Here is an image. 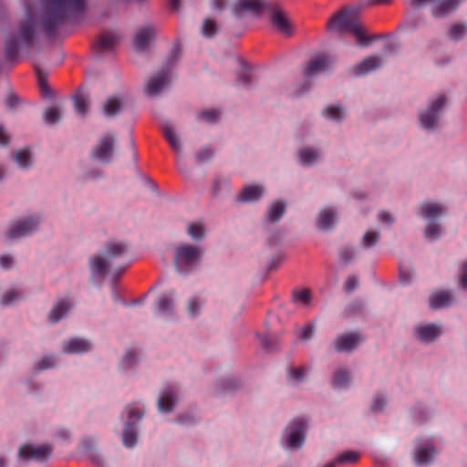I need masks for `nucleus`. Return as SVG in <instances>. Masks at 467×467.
Wrapping results in <instances>:
<instances>
[{
    "label": "nucleus",
    "mask_w": 467,
    "mask_h": 467,
    "mask_svg": "<svg viewBox=\"0 0 467 467\" xmlns=\"http://www.w3.org/2000/svg\"><path fill=\"white\" fill-rule=\"evenodd\" d=\"M45 6L41 17L44 33L52 37L71 16L84 13L87 0H43Z\"/></svg>",
    "instance_id": "1"
},
{
    "label": "nucleus",
    "mask_w": 467,
    "mask_h": 467,
    "mask_svg": "<svg viewBox=\"0 0 467 467\" xmlns=\"http://www.w3.org/2000/svg\"><path fill=\"white\" fill-rule=\"evenodd\" d=\"M327 28L337 32L348 31L361 46H368L370 42L381 38L379 35L367 36L358 24L357 12L351 8L339 11L332 16L327 24Z\"/></svg>",
    "instance_id": "2"
},
{
    "label": "nucleus",
    "mask_w": 467,
    "mask_h": 467,
    "mask_svg": "<svg viewBox=\"0 0 467 467\" xmlns=\"http://www.w3.org/2000/svg\"><path fill=\"white\" fill-rule=\"evenodd\" d=\"M129 246L121 242L110 241L105 245L103 255H94L89 259L90 271L93 275H105L115 259L124 256Z\"/></svg>",
    "instance_id": "3"
},
{
    "label": "nucleus",
    "mask_w": 467,
    "mask_h": 467,
    "mask_svg": "<svg viewBox=\"0 0 467 467\" xmlns=\"http://www.w3.org/2000/svg\"><path fill=\"white\" fill-rule=\"evenodd\" d=\"M202 251L192 244H181L174 251V265L178 272L187 274L196 266L202 259Z\"/></svg>",
    "instance_id": "4"
},
{
    "label": "nucleus",
    "mask_w": 467,
    "mask_h": 467,
    "mask_svg": "<svg viewBox=\"0 0 467 467\" xmlns=\"http://www.w3.org/2000/svg\"><path fill=\"white\" fill-rule=\"evenodd\" d=\"M447 102L445 95H440L433 102L430 104L428 109L420 114V121L421 126L427 130H433L437 126L441 116V109Z\"/></svg>",
    "instance_id": "5"
},
{
    "label": "nucleus",
    "mask_w": 467,
    "mask_h": 467,
    "mask_svg": "<svg viewBox=\"0 0 467 467\" xmlns=\"http://www.w3.org/2000/svg\"><path fill=\"white\" fill-rule=\"evenodd\" d=\"M52 452L53 447L50 444L34 445L26 443L19 448L18 456L25 461L44 462L48 460Z\"/></svg>",
    "instance_id": "6"
},
{
    "label": "nucleus",
    "mask_w": 467,
    "mask_h": 467,
    "mask_svg": "<svg viewBox=\"0 0 467 467\" xmlns=\"http://www.w3.org/2000/svg\"><path fill=\"white\" fill-rule=\"evenodd\" d=\"M271 5L264 0H239L234 5L233 13L236 17H242L245 13L258 16L264 12H268Z\"/></svg>",
    "instance_id": "7"
},
{
    "label": "nucleus",
    "mask_w": 467,
    "mask_h": 467,
    "mask_svg": "<svg viewBox=\"0 0 467 467\" xmlns=\"http://www.w3.org/2000/svg\"><path fill=\"white\" fill-rule=\"evenodd\" d=\"M306 424L303 419H295L286 428L287 445L292 449H299L305 441Z\"/></svg>",
    "instance_id": "8"
},
{
    "label": "nucleus",
    "mask_w": 467,
    "mask_h": 467,
    "mask_svg": "<svg viewBox=\"0 0 467 467\" xmlns=\"http://www.w3.org/2000/svg\"><path fill=\"white\" fill-rule=\"evenodd\" d=\"M38 223L39 220L36 217H28L25 220H20L9 228L6 233V237L12 240L27 236L36 230Z\"/></svg>",
    "instance_id": "9"
},
{
    "label": "nucleus",
    "mask_w": 467,
    "mask_h": 467,
    "mask_svg": "<svg viewBox=\"0 0 467 467\" xmlns=\"http://www.w3.org/2000/svg\"><path fill=\"white\" fill-rule=\"evenodd\" d=\"M115 138L112 135L104 136L91 151V156L103 163L112 161Z\"/></svg>",
    "instance_id": "10"
},
{
    "label": "nucleus",
    "mask_w": 467,
    "mask_h": 467,
    "mask_svg": "<svg viewBox=\"0 0 467 467\" xmlns=\"http://www.w3.org/2000/svg\"><path fill=\"white\" fill-rule=\"evenodd\" d=\"M334 62V59L327 55L317 56L308 62L304 71V75L306 78H313L322 72L328 70Z\"/></svg>",
    "instance_id": "11"
},
{
    "label": "nucleus",
    "mask_w": 467,
    "mask_h": 467,
    "mask_svg": "<svg viewBox=\"0 0 467 467\" xmlns=\"http://www.w3.org/2000/svg\"><path fill=\"white\" fill-rule=\"evenodd\" d=\"M170 75L171 69L167 67L150 78L146 85V94L150 97L157 96L168 85Z\"/></svg>",
    "instance_id": "12"
},
{
    "label": "nucleus",
    "mask_w": 467,
    "mask_h": 467,
    "mask_svg": "<svg viewBox=\"0 0 467 467\" xmlns=\"http://www.w3.org/2000/svg\"><path fill=\"white\" fill-rule=\"evenodd\" d=\"M175 296L174 290L167 294L160 295L156 301V308L160 315L164 317H173L175 315Z\"/></svg>",
    "instance_id": "13"
},
{
    "label": "nucleus",
    "mask_w": 467,
    "mask_h": 467,
    "mask_svg": "<svg viewBox=\"0 0 467 467\" xmlns=\"http://www.w3.org/2000/svg\"><path fill=\"white\" fill-rule=\"evenodd\" d=\"M268 13L271 16L272 24L281 34L285 36L293 34V27L281 10L271 5V9L268 10Z\"/></svg>",
    "instance_id": "14"
},
{
    "label": "nucleus",
    "mask_w": 467,
    "mask_h": 467,
    "mask_svg": "<svg viewBox=\"0 0 467 467\" xmlns=\"http://www.w3.org/2000/svg\"><path fill=\"white\" fill-rule=\"evenodd\" d=\"M382 60L378 56H369L364 58L359 64L350 68V73L355 77L367 75L379 67Z\"/></svg>",
    "instance_id": "15"
},
{
    "label": "nucleus",
    "mask_w": 467,
    "mask_h": 467,
    "mask_svg": "<svg viewBox=\"0 0 467 467\" xmlns=\"http://www.w3.org/2000/svg\"><path fill=\"white\" fill-rule=\"evenodd\" d=\"M362 340V337L358 333L344 334L337 337L335 340V348L337 352H350Z\"/></svg>",
    "instance_id": "16"
},
{
    "label": "nucleus",
    "mask_w": 467,
    "mask_h": 467,
    "mask_svg": "<svg viewBox=\"0 0 467 467\" xmlns=\"http://www.w3.org/2000/svg\"><path fill=\"white\" fill-rule=\"evenodd\" d=\"M444 213L445 207L441 203L425 202L418 207V214L429 220V222L435 221L436 218L441 216Z\"/></svg>",
    "instance_id": "17"
},
{
    "label": "nucleus",
    "mask_w": 467,
    "mask_h": 467,
    "mask_svg": "<svg viewBox=\"0 0 467 467\" xmlns=\"http://www.w3.org/2000/svg\"><path fill=\"white\" fill-rule=\"evenodd\" d=\"M462 0H435L431 6L434 17H445L456 10Z\"/></svg>",
    "instance_id": "18"
},
{
    "label": "nucleus",
    "mask_w": 467,
    "mask_h": 467,
    "mask_svg": "<svg viewBox=\"0 0 467 467\" xmlns=\"http://www.w3.org/2000/svg\"><path fill=\"white\" fill-rule=\"evenodd\" d=\"M155 29L152 26H144L140 28L135 36L134 44L136 48L146 51L149 48L150 42L154 38Z\"/></svg>",
    "instance_id": "19"
},
{
    "label": "nucleus",
    "mask_w": 467,
    "mask_h": 467,
    "mask_svg": "<svg viewBox=\"0 0 467 467\" xmlns=\"http://www.w3.org/2000/svg\"><path fill=\"white\" fill-rule=\"evenodd\" d=\"M62 349L68 354H80L88 352L91 349L90 343L79 337H74L63 343Z\"/></svg>",
    "instance_id": "20"
},
{
    "label": "nucleus",
    "mask_w": 467,
    "mask_h": 467,
    "mask_svg": "<svg viewBox=\"0 0 467 467\" xmlns=\"http://www.w3.org/2000/svg\"><path fill=\"white\" fill-rule=\"evenodd\" d=\"M415 333L419 340L429 343L439 337L441 334V330L440 327L430 324L424 327H418L415 329Z\"/></svg>",
    "instance_id": "21"
},
{
    "label": "nucleus",
    "mask_w": 467,
    "mask_h": 467,
    "mask_svg": "<svg viewBox=\"0 0 467 467\" xmlns=\"http://www.w3.org/2000/svg\"><path fill=\"white\" fill-rule=\"evenodd\" d=\"M160 126L165 140L168 141L171 149L176 152H180L182 150L181 140L175 133L172 125L169 121L164 120L160 124Z\"/></svg>",
    "instance_id": "22"
},
{
    "label": "nucleus",
    "mask_w": 467,
    "mask_h": 467,
    "mask_svg": "<svg viewBox=\"0 0 467 467\" xmlns=\"http://www.w3.org/2000/svg\"><path fill=\"white\" fill-rule=\"evenodd\" d=\"M467 36V23L466 22H453L451 23L446 31V37L454 42L458 43L462 41Z\"/></svg>",
    "instance_id": "23"
},
{
    "label": "nucleus",
    "mask_w": 467,
    "mask_h": 467,
    "mask_svg": "<svg viewBox=\"0 0 467 467\" xmlns=\"http://www.w3.org/2000/svg\"><path fill=\"white\" fill-rule=\"evenodd\" d=\"M72 307V304L67 299L59 300L51 309L48 315V321L50 324L57 323L62 317H64L69 309Z\"/></svg>",
    "instance_id": "24"
},
{
    "label": "nucleus",
    "mask_w": 467,
    "mask_h": 467,
    "mask_svg": "<svg viewBox=\"0 0 467 467\" xmlns=\"http://www.w3.org/2000/svg\"><path fill=\"white\" fill-rule=\"evenodd\" d=\"M436 453L435 449L431 445L420 446L414 452L415 462L418 465L427 464L431 461Z\"/></svg>",
    "instance_id": "25"
},
{
    "label": "nucleus",
    "mask_w": 467,
    "mask_h": 467,
    "mask_svg": "<svg viewBox=\"0 0 467 467\" xmlns=\"http://www.w3.org/2000/svg\"><path fill=\"white\" fill-rule=\"evenodd\" d=\"M263 193L264 189L261 186L248 185L242 190L238 200L243 202H255L261 198Z\"/></svg>",
    "instance_id": "26"
},
{
    "label": "nucleus",
    "mask_w": 467,
    "mask_h": 467,
    "mask_svg": "<svg viewBox=\"0 0 467 467\" xmlns=\"http://www.w3.org/2000/svg\"><path fill=\"white\" fill-rule=\"evenodd\" d=\"M175 404L174 391L171 389L163 390L158 400V410L168 413L172 410Z\"/></svg>",
    "instance_id": "27"
},
{
    "label": "nucleus",
    "mask_w": 467,
    "mask_h": 467,
    "mask_svg": "<svg viewBox=\"0 0 467 467\" xmlns=\"http://www.w3.org/2000/svg\"><path fill=\"white\" fill-rule=\"evenodd\" d=\"M452 300L448 291H440L433 294L430 298V306L432 309H439L450 306Z\"/></svg>",
    "instance_id": "28"
},
{
    "label": "nucleus",
    "mask_w": 467,
    "mask_h": 467,
    "mask_svg": "<svg viewBox=\"0 0 467 467\" xmlns=\"http://www.w3.org/2000/svg\"><path fill=\"white\" fill-rule=\"evenodd\" d=\"M318 227L323 230L329 229L336 223V213L331 208H325L318 214Z\"/></svg>",
    "instance_id": "29"
},
{
    "label": "nucleus",
    "mask_w": 467,
    "mask_h": 467,
    "mask_svg": "<svg viewBox=\"0 0 467 467\" xmlns=\"http://www.w3.org/2000/svg\"><path fill=\"white\" fill-rule=\"evenodd\" d=\"M121 99L117 97H110L103 105V113L107 117H114L121 110Z\"/></svg>",
    "instance_id": "30"
},
{
    "label": "nucleus",
    "mask_w": 467,
    "mask_h": 467,
    "mask_svg": "<svg viewBox=\"0 0 467 467\" xmlns=\"http://www.w3.org/2000/svg\"><path fill=\"white\" fill-rule=\"evenodd\" d=\"M122 442L125 447L132 448L137 442V432L133 423H126L122 432Z\"/></svg>",
    "instance_id": "31"
},
{
    "label": "nucleus",
    "mask_w": 467,
    "mask_h": 467,
    "mask_svg": "<svg viewBox=\"0 0 467 467\" xmlns=\"http://www.w3.org/2000/svg\"><path fill=\"white\" fill-rule=\"evenodd\" d=\"M19 35L21 39L27 45L30 46L35 37V29L31 17H29V21L24 24H21L19 26Z\"/></svg>",
    "instance_id": "32"
},
{
    "label": "nucleus",
    "mask_w": 467,
    "mask_h": 467,
    "mask_svg": "<svg viewBox=\"0 0 467 467\" xmlns=\"http://www.w3.org/2000/svg\"><path fill=\"white\" fill-rule=\"evenodd\" d=\"M351 381L350 375L348 370L339 368L335 371L332 384L335 388H346Z\"/></svg>",
    "instance_id": "33"
},
{
    "label": "nucleus",
    "mask_w": 467,
    "mask_h": 467,
    "mask_svg": "<svg viewBox=\"0 0 467 467\" xmlns=\"http://www.w3.org/2000/svg\"><path fill=\"white\" fill-rule=\"evenodd\" d=\"M285 210V202H277L273 203L268 211V220L273 223L279 221L283 216Z\"/></svg>",
    "instance_id": "34"
},
{
    "label": "nucleus",
    "mask_w": 467,
    "mask_h": 467,
    "mask_svg": "<svg viewBox=\"0 0 467 467\" xmlns=\"http://www.w3.org/2000/svg\"><path fill=\"white\" fill-rule=\"evenodd\" d=\"M318 157V152L312 148H305L299 151L300 161L306 165L313 164Z\"/></svg>",
    "instance_id": "35"
},
{
    "label": "nucleus",
    "mask_w": 467,
    "mask_h": 467,
    "mask_svg": "<svg viewBox=\"0 0 467 467\" xmlns=\"http://www.w3.org/2000/svg\"><path fill=\"white\" fill-rule=\"evenodd\" d=\"M203 300L198 296H193L187 301L186 309L190 317H195L200 314Z\"/></svg>",
    "instance_id": "36"
},
{
    "label": "nucleus",
    "mask_w": 467,
    "mask_h": 467,
    "mask_svg": "<svg viewBox=\"0 0 467 467\" xmlns=\"http://www.w3.org/2000/svg\"><path fill=\"white\" fill-rule=\"evenodd\" d=\"M359 453L354 451H346L339 454L336 459L335 462L337 464H350L355 463L359 460Z\"/></svg>",
    "instance_id": "37"
},
{
    "label": "nucleus",
    "mask_w": 467,
    "mask_h": 467,
    "mask_svg": "<svg viewBox=\"0 0 467 467\" xmlns=\"http://www.w3.org/2000/svg\"><path fill=\"white\" fill-rule=\"evenodd\" d=\"M15 158L16 161L22 169H27L32 164V156L27 149L18 150Z\"/></svg>",
    "instance_id": "38"
},
{
    "label": "nucleus",
    "mask_w": 467,
    "mask_h": 467,
    "mask_svg": "<svg viewBox=\"0 0 467 467\" xmlns=\"http://www.w3.org/2000/svg\"><path fill=\"white\" fill-rule=\"evenodd\" d=\"M118 39L119 36L116 34L112 32L105 33L99 38V47L101 49L109 50L114 47Z\"/></svg>",
    "instance_id": "39"
},
{
    "label": "nucleus",
    "mask_w": 467,
    "mask_h": 467,
    "mask_svg": "<svg viewBox=\"0 0 467 467\" xmlns=\"http://www.w3.org/2000/svg\"><path fill=\"white\" fill-rule=\"evenodd\" d=\"M5 54L7 59L13 60L18 54V44L16 36H12L5 42Z\"/></svg>",
    "instance_id": "40"
},
{
    "label": "nucleus",
    "mask_w": 467,
    "mask_h": 467,
    "mask_svg": "<svg viewBox=\"0 0 467 467\" xmlns=\"http://www.w3.org/2000/svg\"><path fill=\"white\" fill-rule=\"evenodd\" d=\"M76 111L80 115H85L88 109V99L82 94H78L73 98Z\"/></svg>",
    "instance_id": "41"
},
{
    "label": "nucleus",
    "mask_w": 467,
    "mask_h": 467,
    "mask_svg": "<svg viewBox=\"0 0 467 467\" xmlns=\"http://www.w3.org/2000/svg\"><path fill=\"white\" fill-rule=\"evenodd\" d=\"M424 235L431 240H437L441 236V225L436 222H429L425 228Z\"/></svg>",
    "instance_id": "42"
},
{
    "label": "nucleus",
    "mask_w": 467,
    "mask_h": 467,
    "mask_svg": "<svg viewBox=\"0 0 467 467\" xmlns=\"http://www.w3.org/2000/svg\"><path fill=\"white\" fill-rule=\"evenodd\" d=\"M187 234L193 240H201L204 236V229L202 223H191L187 228Z\"/></svg>",
    "instance_id": "43"
},
{
    "label": "nucleus",
    "mask_w": 467,
    "mask_h": 467,
    "mask_svg": "<svg viewBox=\"0 0 467 467\" xmlns=\"http://www.w3.org/2000/svg\"><path fill=\"white\" fill-rule=\"evenodd\" d=\"M323 115L334 120H340L344 116L343 109L337 106H328L323 110Z\"/></svg>",
    "instance_id": "44"
},
{
    "label": "nucleus",
    "mask_w": 467,
    "mask_h": 467,
    "mask_svg": "<svg viewBox=\"0 0 467 467\" xmlns=\"http://www.w3.org/2000/svg\"><path fill=\"white\" fill-rule=\"evenodd\" d=\"M379 238V233L377 231H368L365 233L361 244L364 248L374 246Z\"/></svg>",
    "instance_id": "45"
},
{
    "label": "nucleus",
    "mask_w": 467,
    "mask_h": 467,
    "mask_svg": "<svg viewBox=\"0 0 467 467\" xmlns=\"http://www.w3.org/2000/svg\"><path fill=\"white\" fill-rule=\"evenodd\" d=\"M60 119V112L57 108L50 107L44 113V120L47 124H54Z\"/></svg>",
    "instance_id": "46"
},
{
    "label": "nucleus",
    "mask_w": 467,
    "mask_h": 467,
    "mask_svg": "<svg viewBox=\"0 0 467 467\" xmlns=\"http://www.w3.org/2000/svg\"><path fill=\"white\" fill-rule=\"evenodd\" d=\"M219 117V111L216 109H204L198 113V119L206 122H215Z\"/></svg>",
    "instance_id": "47"
},
{
    "label": "nucleus",
    "mask_w": 467,
    "mask_h": 467,
    "mask_svg": "<svg viewBox=\"0 0 467 467\" xmlns=\"http://www.w3.org/2000/svg\"><path fill=\"white\" fill-rule=\"evenodd\" d=\"M217 32V25L214 20L207 18L203 21L202 33L205 36H213Z\"/></svg>",
    "instance_id": "48"
},
{
    "label": "nucleus",
    "mask_w": 467,
    "mask_h": 467,
    "mask_svg": "<svg viewBox=\"0 0 467 467\" xmlns=\"http://www.w3.org/2000/svg\"><path fill=\"white\" fill-rule=\"evenodd\" d=\"M21 296V293L18 290L13 289L6 292L1 298V304L3 306L11 305L13 302L18 300Z\"/></svg>",
    "instance_id": "49"
},
{
    "label": "nucleus",
    "mask_w": 467,
    "mask_h": 467,
    "mask_svg": "<svg viewBox=\"0 0 467 467\" xmlns=\"http://www.w3.org/2000/svg\"><path fill=\"white\" fill-rule=\"evenodd\" d=\"M293 298L295 301H299L303 305L306 306L311 300V293L308 289H303L300 291H295L293 293Z\"/></svg>",
    "instance_id": "50"
},
{
    "label": "nucleus",
    "mask_w": 467,
    "mask_h": 467,
    "mask_svg": "<svg viewBox=\"0 0 467 467\" xmlns=\"http://www.w3.org/2000/svg\"><path fill=\"white\" fill-rule=\"evenodd\" d=\"M143 412L139 408H128V419L127 423H133V426L142 418Z\"/></svg>",
    "instance_id": "51"
},
{
    "label": "nucleus",
    "mask_w": 467,
    "mask_h": 467,
    "mask_svg": "<svg viewBox=\"0 0 467 467\" xmlns=\"http://www.w3.org/2000/svg\"><path fill=\"white\" fill-rule=\"evenodd\" d=\"M213 156V152L210 148H203L196 153L195 159L197 163H202L210 161Z\"/></svg>",
    "instance_id": "52"
},
{
    "label": "nucleus",
    "mask_w": 467,
    "mask_h": 467,
    "mask_svg": "<svg viewBox=\"0 0 467 467\" xmlns=\"http://www.w3.org/2000/svg\"><path fill=\"white\" fill-rule=\"evenodd\" d=\"M55 364L56 362L53 356H46L36 365V369L44 370L51 368L55 366Z\"/></svg>",
    "instance_id": "53"
},
{
    "label": "nucleus",
    "mask_w": 467,
    "mask_h": 467,
    "mask_svg": "<svg viewBox=\"0 0 467 467\" xmlns=\"http://www.w3.org/2000/svg\"><path fill=\"white\" fill-rule=\"evenodd\" d=\"M136 363H137L136 353L132 350L127 351V353L125 354V356L122 359L121 366L125 368H128Z\"/></svg>",
    "instance_id": "54"
},
{
    "label": "nucleus",
    "mask_w": 467,
    "mask_h": 467,
    "mask_svg": "<svg viewBox=\"0 0 467 467\" xmlns=\"http://www.w3.org/2000/svg\"><path fill=\"white\" fill-rule=\"evenodd\" d=\"M252 79L251 74L247 69H243L237 74V85L247 86Z\"/></svg>",
    "instance_id": "55"
},
{
    "label": "nucleus",
    "mask_w": 467,
    "mask_h": 467,
    "mask_svg": "<svg viewBox=\"0 0 467 467\" xmlns=\"http://www.w3.org/2000/svg\"><path fill=\"white\" fill-rule=\"evenodd\" d=\"M459 285L462 289L467 288V262H464L460 267Z\"/></svg>",
    "instance_id": "56"
},
{
    "label": "nucleus",
    "mask_w": 467,
    "mask_h": 467,
    "mask_svg": "<svg viewBox=\"0 0 467 467\" xmlns=\"http://www.w3.org/2000/svg\"><path fill=\"white\" fill-rule=\"evenodd\" d=\"M358 286V278L357 276H348L344 283V289L346 292L350 293Z\"/></svg>",
    "instance_id": "57"
},
{
    "label": "nucleus",
    "mask_w": 467,
    "mask_h": 467,
    "mask_svg": "<svg viewBox=\"0 0 467 467\" xmlns=\"http://www.w3.org/2000/svg\"><path fill=\"white\" fill-rule=\"evenodd\" d=\"M385 405H386V400L384 399V397H382L380 395H377L373 400V402L371 405V410L374 412H379L383 410Z\"/></svg>",
    "instance_id": "58"
},
{
    "label": "nucleus",
    "mask_w": 467,
    "mask_h": 467,
    "mask_svg": "<svg viewBox=\"0 0 467 467\" xmlns=\"http://www.w3.org/2000/svg\"><path fill=\"white\" fill-rule=\"evenodd\" d=\"M354 258V252L351 249L344 248L339 252L340 261L347 265Z\"/></svg>",
    "instance_id": "59"
},
{
    "label": "nucleus",
    "mask_w": 467,
    "mask_h": 467,
    "mask_svg": "<svg viewBox=\"0 0 467 467\" xmlns=\"http://www.w3.org/2000/svg\"><path fill=\"white\" fill-rule=\"evenodd\" d=\"M412 274L404 267H400V280L402 285H409L411 282Z\"/></svg>",
    "instance_id": "60"
},
{
    "label": "nucleus",
    "mask_w": 467,
    "mask_h": 467,
    "mask_svg": "<svg viewBox=\"0 0 467 467\" xmlns=\"http://www.w3.org/2000/svg\"><path fill=\"white\" fill-rule=\"evenodd\" d=\"M378 219L380 223H386L388 225H391L395 222L394 217L385 211H381L379 213Z\"/></svg>",
    "instance_id": "61"
},
{
    "label": "nucleus",
    "mask_w": 467,
    "mask_h": 467,
    "mask_svg": "<svg viewBox=\"0 0 467 467\" xmlns=\"http://www.w3.org/2000/svg\"><path fill=\"white\" fill-rule=\"evenodd\" d=\"M88 458L94 464H96L99 467L104 466L105 462H104L103 457L99 452L90 451L88 452Z\"/></svg>",
    "instance_id": "62"
},
{
    "label": "nucleus",
    "mask_w": 467,
    "mask_h": 467,
    "mask_svg": "<svg viewBox=\"0 0 467 467\" xmlns=\"http://www.w3.org/2000/svg\"><path fill=\"white\" fill-rule=\"evenodd\" d=\"M314 335V327L312 325L305 326L300 333V338L303 340H307L312 337Z\"/></svg>",
    "instance_id": "63"
},
{
    "label": "nucleus",
    "mask_w": 467,
    "mask_h": 467,
    "mask_svg": "<svg viewBox=\"0 0 467 467\" xmlns=\"http://www.w3.org/2000/svg\"><path fill=\"white\" fill-rule=\"evenodd\" d=\"M289 375L293 380L301 381L304 378V369L302 368H292Z\"/></svg>",
    "instance_id": "64"
}]
</instances>
